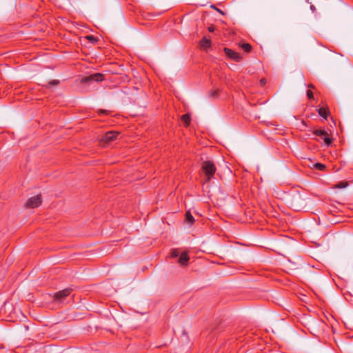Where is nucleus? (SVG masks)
Wrapping results in <instances>:
<instances>
[{
    "label": "nucleus",
    "instance_id": "f257e3e1",
    "mask_svg": "<svg viewBox=\"0 0 353 353\" xmlns=\"http://www.w3.org/2000/svg\"><path fill=\"white\" fill-rule=\"evenodd\" d=\"M202 170L205 175L206 181H209L214 177L216 170L214 163L211 161H205L202 163Z\"/></svg>",
    "mask_w": 353,
    "mask_h": 353
},
{
    "label": "nucleus",
    "instance_id": "f03ea898",
    "mask_svg": "<svg viewBox=\"0 0 353 353\" xmlns=\"http://www.w3.org/2000/svg\"><path fill=\"white\" fill-rule=\"evenodd\" d=\"M118 135H119L118 132H114V131L108 132L102 137L100 141L101 143H104L105 144H108L111 141L116 139V138L117 137Z\"/></svg>",
    "mask_w": 353,
    "mask_h": 353
},
{
    "label": "nucleus",
    "instance_id": "7ed1b4c3",
    "mask_svg": "<svg viewBox=\"0 0 353 353\" xmlns=\"http://www.w3.org/2000/svg\"><path fill=\"white\" fill-rule=\"evenodd\" d=\"M71 291L72 290L70 288L61 290L54 295V299L57 302L62 303L64 299L70 294Z\"/></svg>",
    "mask_w": 353,
    "mask_h": 353
},
{
    "label": "nucleus",
    "instance_id": "20e7f679",
    "mask_svg": "<svg viewBox=\"0 0 353 353\" xmlns=\"http://www.w3.org/2000/svg\"><path fill=\"white\" fill-rule=\"evenodd\" d=\"M314 134L319 137H321L322 139H323L325 144L328 146L332 143V139L329 137L328 133L321 129L316 130L314 132Z\"/></svg>",
    "mask_w": 353,
    "mask_h": 353
},
{
    "label": "nucleus",
    "instance_id": "39448f33",
    "mask_svg": "<svg viewBox=\"0 0 353 353\" xmlns=\"http://www.w3.org/2000/svg\"><path fill=\"white\" fill-rule=\"evenodd\" d=\"M41 203V199L40 195H36L30 198L27 202L26 205L30 208H34L39 206Z\"/></svg>",
    "mask_w": 353,
    "mask_h": 353
},
{
    "label": "nucleus",
    "instance_id": "423d86ee",
    "mask_svg": "<svg viewBox=\"0 0 353 353\" xmlns=\"http://www.w3.org/2000/svg\"><path fill=\"white\" fill-rule=\"evenodd\" d=\"M223 50L226 56L230 59L235 61H240L241 60V57L238 52L228 48H224Z\"/></svg>",
    "mask_w": 353,
    "mask_h": 353
},
{
    "label": "nucleus",
    "instance_id": "0eeeda50",
    "mask_svg": "<svg viewBox=\"0 0 353 353\" xmlns=\"http://www.w3.org/2000/svg\"><path fill=\"white\" fill-rule=\"evenodd\" d=\"M103 80V75L100 73H95L91 74L81 80L83 83L90 82V81H102Z\"/></svg>",
    "mask_w": 353,
    "mask_h": 353
},
{
    "label": "nucleus",
    "instance_id": "6e6552de",
    "mask_svg": "<svg viewBox=\"0 0 353 353\" xmlns=\"http://www.w3.org/2000/svg\"><path fill=\"white\" fill-rule=\"evenodd\" d=\"M200 47L203 49L209 48L211 46V41L210 38L203 37L199 42Z\"/></svg>",
    "mask_w": 353,
    "mask_h": 353
},
{
    "label": "nucleus",
    "instance_id": "1a4fd4ad",
    "mask_svg": "<svg viewBox=\"0 0 353 353\" xmlns=\"http://www.w3.org/2000/svg\"><path fill=\"white\" fill-rule=\"evenodd\" d=\"M189 261V256L186 252H183L181 254L179 259V263L181 265H185Z\"/></svg>",
    "mask_w": 353,
    "mask_h": 353
},
{
    "label": "nucleus",
    "instance_id": "9d476101",
    "mask_svg": "<svg viewBox=\"0 0 353 353\" xmlns=\"http://www.w3.org/2000/svg\"><path fill=\"white\" fill-rule=\"evenodd\" d=\"M318 112L321 117H322L323 119H326L328 116V110L326 108L321 107L318 110Z\"/></svg>",
    "mask_w": 353,
    "mask_h": 353
},
{
    "label": "nucleus",
    "instance_id": "9b49d317",
    "mask_svg": "<svg viewBox=\"0 0 353 353\" xmlns=\"http://www.w3.org/2000/svg\"><path fill=\"white\" fill-rule=\"evenodd\" d=\"M185 220L190 224H192L194 221V217L189 211L185 213Z\"/></svg>",
    "mask_w": 353,
    "mask_h": 353
},
{
    "label": "nucleus",
    "instance_id": "f8f14e48",
    "mask_svg": "<svg viewBox=\"0 0 353 353\" xmlns=\"http://www.w3.org/2000/svg\"><path fill=\"white\" fill-rule=\"evenodd\" d=\"M181 119L185 123L186 125H188L191 121L190 115L189 114H183L181 117Z\"/></svg>",
    "mask_w": 353,
    "mask_h": 353
},
{
    "label": "nucleus",
    "instance_id": "ddd939ff",
    "mask_svg": "<svg viewBox=\"0 0 353 353\" xmlns=\"http://www.w3.org/2000/svg\"><path fill=\"white\" fill-rule=\"evenodd\" d=\"M241 48L244 51H245L247 52H249L251 50V49H252V46L249 43H243L241 45Z\"/></svg>",
    "mask_w": 353,
    "mask_h": 353
},
{
    "label": "nucleus",
    "instance_id": "4468645a",
    "mask_svg": "<svg viewBox=\"0 0 353 353\" xmlns=\"http://www.w3.org/2000/svg\"><path fill=\"white\" fill-rule=\"evenodd\" d=\"M314 168L319 170H323L325 168V165L321 163H316L314 164Z\"/></svg>",
    "mask_w": 353,
    "mask_h": 353
},
{
    "label": "nucleus",
    "instance_id": "2eb2a0df",
    "mask_svg": "<svg viewBox=\"0 0 353 353\" xmlns=\"http://www.w3.org/2000/svg\"><path fill=\"white\" fill-rule=\"evenodd\" d=\"M179 254V252L177 250H173L171 252V256L172 258H175V257L178 256Z\"/></svg>",
    "mask_w": 353,
    "mask_h": 353
},
{
    "label": "nucleus",
    "instance_id": "dca6fc26",
    "mask_svg": "<svg viewBox=\"0 0 353 353\" xmlns=\"http://www.w3.org/2000/svg\"><path fill=\"white\" fill-rule=\"evenodd\" d=\"M59 83V80H52L49 82V84L51 85H58Z\"/></svg>",
    "mask_w": 353,
    "mask_h": 353
},
{
    "label": "nucleus",
    "instance_id": "f3484780",
    "mask_svg": "<svg viewBox=\"0 0 353 353\" xmlns=\"http://www.w3.org/2000/svg\"><path fill=\"white\" fill-rule=\"evenodd\" d=\"M307 96L310 99H313V92L311 90H307Z\"/></svg>",
    "mask_w": 353,
    "mask_h": 353
},
{
    "label": "nucleus",
    "instance_id": "a211bd4d",
    "mask_svg": "<svg viewBox=\"0 0 353 353\" xmlns=\"http://www.w3.org/2000/svg\"><path fill=\"white\" fill-rule=\"evenodd\" d=\"M260 83H261V85H264L266 83V80H265V79H261L260 80Z\"/></svg>",
    "mask_w": 353,
    "mask_h": 353
},
{
    "label": "nucleus",
    "instance_id": "6ab92c4d",
    "mask_svg": "<svg viewBox=\"0 0 353 353\" xmlns=\"http://www.w3.org/2000/svg\"><path fill=\"white\" fill-rule=\"evenodd\" d=\"M214 29H215V28H214V27L213 26H210V27L208 28V30H209V32H213L214 31Z\"/></svg>",
    "mask_w": 353,
    "mask_h": 353
},
{
    "label": "nucleus",
    "instance_id": "aec40b11",
    "mask_svg": "<svg viewBox=\"0 0 353 353\" xmlns=\"http://www.w3.org/2000/svg\"><path fill=\"white\" fill-rule=\"evenodd\" d=\"M87 38H88V40H90L91 41H95V39H94V37L93 36H88Z\"/></svg>",
    "mask_w": 353,
    "mask_h": 353
},
{
    "label": "nucleus",
    "instance_id": "412c9836",
    "mask_svg": "<svg viewBox=\"0 0 353 353\" xmlns=\"http://www.w3.org/2000/svg\"><path fill=\"white\" fill-rule=\"evenodd\" d=\"M310 10L312 11V12H314L315 10H316V8L314 5L311 4L310 5Z\"/></svg>",
    "mask_w": 353,
    "mask_h": 353
},
{
    "label": "nucleus",
    "instance_id": "4be33fe9",
    "mask_svg": "<svg viewBox=\"0 0 353 353\" xmlns=\"http://www.w3.org/2000/svg\"><path fill=\"white\" fill-rule=\"evenodd\" d=\"M217 93L216 91H213L211 92L210 95L212 97H215L216 96Z\"/></svg>",
    "mask_w": 353,
    "mask_h": 353
},
{
    "label": "nucleus",
    "instance_id": "5701e85b",
    "mask_svg": "<svg viewBox=\"0 0 353 353\" xmlns=\"http://www.w3.org/2000/svg\"><path fill=\"white\" fill-rule=\"evenodd\" d=\"M216 11H217L218 12H219L220 14H224L223 12L221 10H220V9H219V8H216Z\"/></svg>",
    "mask_w": 353,
    "mask_h": 353
},
{
    "label": "nucleus",
    "instance_id": "b1692460",
    "mask_svg": "<svg viewBox=\"0 0 353 353\" xmlns=\"http://www.w3.org/2000/svg\"><path fill=\"white\" fill-rule=\"evenodd\" d=\"M350 296H351L353 298V295H352L351 294H350ZM350 301L352 302V304H353V299H350Z\"/></svg>",
    "mask_w": 353,
    "mask_h": 353
},
{
    "label": "nucleus",
    "instance_id": "393cba45",
    "mask_svg": "<svg viewBox=\"0 0 353 353\" xmlns=\"http://www.w3.org/2000/svg\"><path fill=\"white\" fill-rule=\"evenodd\" d=\"M337 186H338L339 188L344 187L343 185H341V184H339Z\"/></svg>",
    "mask_w": 353,
    "mask_h": 353
},
{
    "label": "nucleus",
    "instance_id": "a878e982",
    "mask_svg": "<svg viewBox=\"0 0 353 353\" xmlns=\"http://www.w3.org/2000/svg\"><path fill=\"white\" fill-rule=\"evenodd\" d=\"M309 87L312 88H314V86L312 85H310Z\"/></svg>",
    "mask_w": 353,
    "mask_h": 353
}]
</instances>
